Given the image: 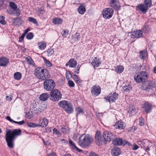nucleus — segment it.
<instances>
[{"label": "nucleus", "mask_w": 156, "mask_h": 156, "mask_svg": "<svg viewBox=\"0 0 156 156\" xmlns=\"http://www.w3.org/2000/svg\"><path fill=\"white\" fill-rule=\"evenodd\" d=\"M110 5L111 7L115 10H118L120 9V6L118 0H111Z\"/></svg>", "instance_id": "9b49d317"}, {"label": "nucleus", "mask_w": 156, "mask_h": 156, "mask_svg": "<svg viewBox=\"0 0 156 156\" xmlns=\"http://www.w3.org/2000/svg\"><path fill=\"white\" fill-rule=\"evenodd\" d=\"M54 133L59 135L61 134L60 132L56 128H54L53 130Z\"/></svg>", "instance_id": "5fc2aeb1"}, {"label": "nucleus", "mask_w": 156, "mask_h": 156, "mask_svg": "<svg viewBox=\"0 0 156 156\" xmlns=\"http://www.w3.org/2000/svg\"><path fill=\"white\" fill-rule=\"evenodd\" d=\"M81 66V65H79L77 66V67L75 69L74 72L76 73L77 74H78L79 73V71L80 69V67Z\"/></svg>", "instance_id": "864d4df0"}, {"label": "nucleus", "mask_w": 156, "mask_h": 156, "mask_svg": "<svg viewBox=\"0 0 156 156\" xmlns=\"http://www.w3.org/2000/svg\"><path fill=\"white\" fill-rule=\"evenodd\" d=\"M58 105L69 113H71L73 111L72 105L68 101H61L58 103Z\"/></svg>", "instance_id": "39448f33"}, {"label": "nucleus", "mask_w": 156, "mask_h": 156, "mask_svg": "<svg viewBox=\"0 0 156 156\" xmlns=\"http://www.w3.org/2000/svg\"><path fill=\"white\" fill-rule=\"evenodd\" d=\"M14 79L16 80H20L22 77L21 74L19 72L15 73L14 74Z\"/></svg>", "instance_id": "473e14b6"}, {"label": "nucleus", "mask_w": 156, "mask_h": 156, "mask_svg": "<svg viewBox=\"0 0 156 156\" xmlns=\"http://www.w3.org/2000/svg\"><path fill=\"white\" fill-rule=\"evenodd\" d=\"M147 53L144 50L140 52L139 56L141 59H143L147 55Z\"/></svg>", "instance_id": "58836bf2"}, {"label": "nucleus", "mask_w": 156, "mask_h": 156, "mask_svg": "<svg viewBox=\"0 0 156 156\" xmlns=\"http://www.w3.org/2000/svg\"><path fill=\"white\" fill-rule=\"evenodd\" d=\"M36 105L35 104H33V108H34V113H37L41 112V109L39 107H37V106H36Z\"/></svg>", "instance_id": "4c0bfd02"}, {"label": "nucleus", "mask_w": 156, "mask_h": 156, "mask_svg": "<svg viewBox=\"0 0 156 156\" xmlns=\"http://www.w3.org/2000/svg\"><path fill=\"white\" fill-rule=\"evenodd\" d=\"M143 108L145 112L147 114L151 112L152 109V105L151 104L146 102L143 105Z\"/></svg>", "instance_id": "f3484780"}, {"label": "nucleus", "mask_w": 156, "mask_h": 156, "mask_svg": "<svg viewBox=\"0 0 156 156\" xmlns=\"http://www.w3.org/2000/svg\"><path fill=\"white\" fill-rule=\"evenodd\" d=\"M34 74L36 77L41 80H47L50 76L48 70L41 67L37 68L34 70Z\"/></svg>", "instance_id": "f03ea898"}, {"label": "nucleus", "mask_w": 156, "mask_h": 156, "mask_svg": "<svg viewBox=\"0 0 156 156\" xmlns=\"http://www.w3.org/2000/svg\"><path fill=\"white\" fill-rule=\"evenodd\" d=\"M9 62V59L5 57H3L0 58V66H5L7 65Z\"/></svg>", "instance_id": "6ab92c4d"}, {"label": "nucleus", "mask_w": 156, "mask_h": 156, "mask_svg": "<svg viewBox=\"0 0 156 156\" xmlns=\"http://www.w3.org/2000/svg\"><path fill=\"white\" fill-rule=\"evenodd\" d=\"M144 4L147 7L149 8L152 5V2L151 0H145Z\"/></svg>", "instance_id": "e433bc0d"}, {"label": "nucleus", "mask_w": 156, "mask_h": 156, "mask_svg": "<svg viewBox=\"0 0 156 156\" xmlns=\"http://www.w3.org/2000/svg\"><path fill=\"white\" fill-rule=\"evenodd\" d=\"M79 139V144L82 147L88 146L93 141V138L88 134L82 135Z\"/></svg>", "instance_id": "7ed1b4c3"}, {"label": "nucleus", "mask_w": 156, "mask_h": 156, "mask_svg": "<svg viewBox=\"0 0 156 156\" xmlns=\"http://www.w3.org/2000/svg\"><path fill=\"white\" fill-rule=\"evenodd\" d=\"M113 13V10L112 8H105L103 11V17L106 19H109L112 16Z\"/></svg>", "instance_id": "1a4fd4ad"}, {"label": "nucleus", "mask_w": 156, "mask_h": 156, "mask_svg": "<svg viewBox=\"0 0 156 156\" xmlns=\"http://www.w3.org/2000/svg\"><path fill=\"white\" fill-rule=\"evenodd\" d=\"M101 88L98 85H95L91 89L92 94L95 96L99 95L101 93Z\"/></svg>", "instance_id": "4468645a"}, {"label": "nucleus", "mask_w": 156, "mask_h": 156, "mask_svg": "<svg viewBox=\"0 0 156 156\" xmlns=\"http://www.w3.org/2000/svg\"><path fill=\"white\" fill-rule=\"evenodd\" d=\"M121 153L120 148L117 147H114L111 151V154L113 156H118Z\"/></svg>", "instance_id": "4be33fe9"}, {"label": "nucleus", "mask_w": 156, "mask_h": 156, "mask_svg": "<svg viewBox=\"0 0 156 156\" xmlns=\"http://www.w3.org/2000/svg\"><path fill=\"white\" fill-rule=\"evenodd\" d=\"M68 84L70 87H74L75 85L73 81L70 80H68Z\"/></svg>", "instance_id": "8fccbe9b"}, {"label": "nucleus", "mask_w": 156, "mask_h": 156, "mask_svg": "<svg viewBox=\"0 0 156 156\" xmlns=\"http://www.w3.org/2000/svg\"><path fill=\"white\" fill-rule=\"evenodd\" d=\"M55 154L54 152H52L50 154H48V156H55Z\"/></svg>", "instance_id": "338daca9"}, {"label": "nucleus", "mask_w": 156, "mask_h": 156, "mask_svg": "<svg viewBox=\"0 0 156 156\" xmlns=\"http://www.w3.org/2000/svg\"><path fill=\"white\" fill-rule=\"evenodd\" d=\"M50 99L52 101H58L62 98L61 92L57 89L51 91L50 94Z\"/></svg>", "instance_id": "423d86ee"}, {"label": "nucleus", "mask_w": 156, "mask_h": 156, "mask_svg": "<svg viewBox=\"0 0 156 156\" xmlns=\"http://www.w3.org/2000/svg\"><path fill=\"white\" fill-rule=\"evenodd\" d=\"M9 5L11 9L7 10V11L9 14L17 16L20 14V11L19 9H17V5L15 3L11 2L9 3Z\"/></svg>", "instance_id": "0eeeda50"}, {"label": "nucleus", "mask_w": 156, "mask_h": 156, "mask_svg": "<svg viewBox=\"0 0 156 156\" xmlns=\"http://www.w3.org/2000/svg\"><path fill=\"white\" fill-rule=\"evenodd\" d=\"M142 31L141 30H139L134 32L132 35L133 37V38H139L142 36Z\"/></svg>", "instance_id": "a878e982"}, {"label": "nucleus", "mask_w": 156, "mask_h": 156, "mask_svg": "<svg viewBox=\"0 0 156 156\" xmlns=\"http://www.w3.org/2000/svg\"><path fill=\"white\" fill-rule=\"evenodd\" d=\"M143 31H144L145 32L146 31H147L148 30V27L147 26L145 25L144 26L143 28Z\"/></svg>", "instance_id": "13d9d810"}, {"label": "nucleus", "mask_w": 156, "mask_h": 156, "mask_svg": "<svg viewBox=\"0 0 156 156\" xmlns=\"http://www.w3.org/2000/svg\"><path fill=\"white\" fill-rule=\"evenodd\" d=\"M42 140L45 144L46 145H50V143L49 141H45L43 139H42Z\"/></svg>", "instance_id": "680f3d73"}, {"label": "nucleus", "mask_w": 156, "mask_h": 156, "mask_svg": "<svg viewBox=\"0 0 156 156\" xmlns=\"http://www.w3.org/2000/svg\"><path fill=\"white\" fill-rule=\"evenodd\" d=\"M61 131L63 133H68L69 130L67 127L63 126L61 128Z\"/></svg>", "instance_id": "79ce46f5"}, {"label": "nucleus", "mask_w": 156, "mask_h": 156, "mask_svg": "<svg viewBox=\"0 0 156 156\" xmlns=\"http://www.w3.org/2000/svg\"><path fill=\"white\" fill-rule=\"evenodd\" d=\"M22 18L20 17H16L13 19V24L15 26H19L21 25L22 23Z\"/></svg>", "instance_id": "393cba45"}, {"label": "nucleus", "mask_w": 156, "mask_h": 156, "mask_svg": "<svg viewBox=\"0 0 156 156\" xmlns=\"http://www.w3.org/2000/svg\"><path fill=\"white\" fill-rule=\"evenodd\" d=\"M122 89L125 92H128L132 90V87L131 85L129 84H128L127 85L124 86L122 87Z\"/></svg>", "instance_id": "f704fd0d"}, {"label": "nucleus", "mask_w": 156, "mask_h": 156, "mask_svg": "<svg viewBox=\"0 0 156 156\" xmlns=\"http://www.w3.org/2000/svg\"><path fill=\"white\" fill-rule=\"evenodd\" d=\"M136 7L144 14L146 12L148 9V8L144 4L137 5Z\"/></svg>", "instance_id": "5701e85b"}, {"label": "nucleus", "mask_w": 156, "mask_h": 156, "mask_svg": "<svg viewBox=\"0 0 156 156\" xmlns=\"http://www.w3.org/2000/svg\"><path fill=\"white\" fill-rule=\"evenodd\" d=\"M66 78L68 80H69L70 78L72 77V74L69 71L66 72Z\"/></svg>", "instance_id": "09e8293b"}, {"label": "nucleus", "mask_w": 156, "mask_h": 156, "mask_svg": "<svg viewBox=\"0 0 156 156\" xmlns=\"http://www.w3.org/2000/svg\"><path fill=\"white\" fill-rule=\"evenodd\" d=\"M112 143L114 145H124L125 144L122 139L120 138H117L113 140Z\"/></svg>", "instance_id": "b1692460"}, {"label": "nucleus", "mask_w": 156, "mask_h": 156, "mask_svg": "<svg viewBox=\"0 0 156 156\" xmlns=\"http://www.w3.org/2000/svg\"><path fill=\"white\" fill-rule=\"evenodd\" d=\"M69 143L70 144V146L72 147V148H73V149H76L77 151H78L79 152H80L82 151V150L79 149L76 146L75 144L71 140H69Z\"/></svg>", "instance_id": "2f4dec72"}, {"label": "nucleus", "mask_w": 156, "mask_h": 156, "mask_svg": "<svg viewBox=\"0 0 156 156\" xmlns=\"http://www.w3.org/2000/svg\"><path fill=\"white\" fill-rule=\"evenodd\" d=\"M139 147L136 144H133L132 147V149L133 150H136L139 148Z\"/></svg>", "instance_id": "6e6d98bb"}, {"label": "nucleus", "mask_w": 156, "mask_h": 156, "mask_svg": "<svg viewBox=\"0 0 156 156\" xmlns=\"http://www.w3.org/2000/svg\"><path fill=\"white\" fill-rule=\"evenodd\" d=\"M138 144L141 145V147H145L148 146H151V142L147 140H144L138 141Z\"/></svg>", "instance_id": "dca6fc26"}, {"label": "nucleus", "mask_w": 156, "mask_h": 156, "mask_svg": "<svg viewBox=\"0 0 156 156\" xmlns=\"http://www.w3.org/2000/svg\"><path fill=\"white\" fill-rule=\"evenodd\" d=\"M21 131L20 129H18L13 130H6L5 138L7 146L9 148H12L14 147V140L16 137L21 134Z\"/></svg>", "instance_id": "f257e3e1"}, {"label": "nucleus", "mask_w": 156, "mask_h": 156, "mask_svg": "<svg viewBox=\"0 0 156 156\" xmlns=\"http://www.w3.org/2000/svg\"><path fill=\"white\" fill-rule=\"evenodd\" d=\"M69 31L68 30H63L62 32L61 33L62 34V36H64V37L66 36L67 34H68Z\"/></svg>", "instance_id": "3c124183"}, {"label": "nucleus", "mask_w": 156, "mask_h": 156, "mask_svg": "<svg viewBox=\"0 0 156 156\" xmlns=\"http://www.w3.org/2000/svg\"><path fill=\"white\" fill-rule=\"evenodd\" d=\"M145 83V84L144 83L142 86V89L144 90H147L154 87V83L152 81H147Z\"/></svg>", "instance_id": "f8f14e48"}, {"label": "nucleus", "mask_w": 156, "mask_h": 156, "mask_svg": "<svg viewBox=\"0 0 156 156\" xmlns=\"http://www.w3.org/2000/svg\"><path fill=\"white\" fill-rule=\"evenodd\" d=\"M49 95L47 93H44L41 94L40 96V99L43 101H46L49 97Z\"/></svg>", "instance_id": "cd10ccee"}, {"label": "nucleus", "mask_w": 156, "mask_h": 156, "mask_svg": "<svg viewBox=\"0 0 156 156\" xmlns=\"http://www.w3.org/2000/svg\"><path fill=\"white\" fill-rule=\"evenodd\" d=\"M44 63L47 66L50 67L51 66V64L48 60L46 59L45 58H43Z\"/></svg>", "instance_id": "a18cd8bd"}, {"label": "nucleus", "mask_w": 156, "mask_h": 156, "mask_svg": "<svg viewBox=\"0 0 156 156\" xmlns=\"http://www.w3.org/2000/svg\"><path fill=\"white\" fill-rule=\"evenodd\" d=\"M28 126L31 127H35L38 126V125L32 122H29L27 123Z\"/></svg>", "instance_id": "c03bdc74"}, {"label": "nucleus", "mask_w": 156, "mask_h": 156, "mask_svg": "<svg viewBox=\"0 0 156 156\" xmlns=\"http://www.w3.org/2000/svg\"><path fill=\"white\" fill-rule=\"evenodd\" d=\"M55 84L54 81L51 79L45 80L44 82V89L48 91H51L55 86Z\"/></svg>", "instance_id": "6e6552de"}, {"label": "nucleus", "mask_w": 156, "mask_h": 156, "mask_svg": "<svg viewBox=\"0 0 156 156\" xmlns=\"http://www.w3.org/2000/svg\"><path fill=\"white\" fill-rule=\"evenodd\" d=\"M74 38H75L77 40H79L80 38V35L79 33H76L75 35L73 36Z\"/></svg>", "instance_id": "603ef678"}, {"label": "nucleus", "mask_w": 156, "mask_h": 156, "mask_svg": "<svg viewBox=\"0 0 156 156\" xmlns=\"http://www.w3.org/2000/svg\"><path fill=\"white\" fill-rule=\"evenodd\" d=\"M38 47L41 50L44 49L46 47V44L45 42L42 41L38 43Z\"/></svg>", "instance_id": "7c9ffc66"}, {"label": "nucleus", "mask_w": 156, "mask_h": 156, "mask_svg": "<svg viewBox=\"0 0 156 156\" xmlns=\"http://www.w3.org/2000/svg\"><path fill=\"white\" fill-rule=\"evenodd\" d=\"M95 138L97 144L100 146L102 142L103 138L101 136V133L100 131H97L96 132Z\"/></svg>", "instance_id": "2eb2a0df"}, {"label": "nucleus", "mask_w": 156, "mask_h": 156, "mask_svg": "<svg viewBox=\"0 0 156 156\" xmlns=\"http://www.w3.org/2000/svg\"><path fill=\"white\" fill-rule=\"evenodd\" d=\"M69 67L71 68L75 67L77 64L76 60L73 58L71 59L69 61Z\"/></svg>", "instance_id": "c85d7f7f"}, {"label": "nucleus", "mask_w": 156, "mask_h": 156, "mask_svg": "<svg viewBox=\"0 0 156 156\" xmlns=\"http://www.w3.org/2000/svg\"><path fill=\"white\" fill-rule=\"evenodd\" d=\"M148 74L147 72L141 71L135 75L134 79L137 83H144L148 79Z\"/></svg>", "instance_id": "20e7f679"}, {"label": "nucleus", "mask_w": 156, "mask_h": 156, "mask_svg": "<svg viewBox=\"0 0 156 156\" xmlns=\"http://www.w3.org/2000/svg\"><path fill=\"white\" fill-rule=\"evenodd\" d=\"M76 115L78 116L79 114H83V109L79 107L77 108L76 109Z\"/></svg>", "instance_id": "ea45409f"}, {"label": "nucleus", "mask_w": 156, "mask_h": 156, "mask_svg": "<svg viewBox=\"0 0 156 156\" xmlns=\"http://www.w3.org/2000/svg\"><path fill=\"white\" fill-rule=\"evenodd\" d=\"M90 156H98V155L94 152H92L90 153Z\"/></svg>", "instance_id": "bf43d9fd"}, {"label": "nucleus", "mask_w": 156, "mask_h": 156, "mask_svg": "<svg viewBox=\"0 0 156 156\" xmlns=\"http://www.w3.org/2000/svg\"><path fill=\"white\" fill-rule=\"evenodd\" d=\"M26 59H27V63L33 66L35 65L34 62L30 57H27L26 58Z\"/></svg>", "instance_id": "a19ab883"}, {"label": "nucleus", "mask_w": 156, "mask_h": 156, "mask_svg": "<svg viewBox=\"0 0 156 156\" xmlns=\"http://www.w3.org/2000/svg\"><path fill=\"white\" fill-rule=\"evenodd\" d=\"M48 123V120L45 118H44L42 119H40L39 122V124H38V126L45 127L47 126Z\"/></svg>", "instance_id": "aec40b11"}, {"label": "nucleus", "mask_w": 156, "mask_h": 156, "mask_svg": "<svg viewBox=\"0 0 156 156\" xmlns=\"http://www.w3.org/2000/svg\"><path fill=\"white\" fill-rule=\"evenodd\" d=\"M136 110L133 106H132L129 107L128 113H129L130 116H132L135 115L136 113Z\"/></svg>", "instance_id": "bb28decb"}, {"label": "nucleus", "mask_w": 156, "mask_h": 156, "mask_svg": "<svg viewBox=\"0 0 156 156\" xmlns=\"http://www.w3.org/2000/svg\"><path fill=\"white\" fill-rule=\"evenodd\" d=\"M25 35L24 34H22V35L20 37L19 41L20 42H22L23 41Z\"/></svg>", "instance_id": "4d7b16f0"}, {"label": "nucleus", "mask_w": 156, "mask_h": 156, "mask_svg": "<svg viewBox=\"0 0 156 156\" xmlns=\"http://www.w3.org/2000/svg\"><path fill=\"white\" fill-rule=\"evenodd\" d=\"M53 22L55 24H60L62 23V20L59 18H55L53 19Z\"/></svg>", "instance_id": "c756f323"}, {"label": "nucleus", "mask_w": 156, "mask_h": 156, "mask_svg": "<svg viewBox=\"0 0 156 156\" xmlns=\"http://www.w3.org/2000/svg\"><path fill=\"white\" fill-rule=\"evenodd\" d=\"M118 94L114 93L112 94L111 93L106 98H105L106 100H108V102H115L118 98Z\"/></svg>", "instance_id": "9d476101"}, {"label": "nucleus", "mask_w": 156, "mask_h": 156, "mask_svg": "<svg viewBox=\"0 0 156 156\" xmlns=\"http://www.w3.org/2000/svg\"><path fill=\"white\" fill-rule=\"evenodd\" d=\"M30 30V29L29 28H27V29L25 31L24 33L23 34H24L25 36L26 35V34L27 33V32L29 31Z\"/></svg>", "instance_id": "e2e57ef3"}, {"label": "nucleus", "mask_w": 156, "mask_h": 156, "mask_svg": "<svg viewBox=\"0 0 156 156\" xmlns=\"http://www.w3.org/2000/svg\"><path fill=\"white\" fill-rule=\"evenodd\" d=\"M74 79L76 82L78 79H79L80 78L77 76L75 75H74Z\"/></svg>", "instance_id": "69168bd1"}, {"label": "nucleus", "mask_w": 156, "mask_h": 156, "mask_svg": "<svg viewBox=\"0 0 156 156\" xmlns=\"http://www.w3.org/2000/svg\"><path fill=\"white\" fill-rule=\"evenodd\" d=\"M91 64L95 68L101 65V63L100 60L99 58L95 57L93 60Z\"/></svg>", "instance_id": "412c9836"}, {"label": "nucleus", "mask_w": 156, "mask_h": 156, "mask_svg": "<svg viewBox=\"0 0 156 156\" xmlns=\"http://www.w3.org/2000/svg\"><path fill=\"white\" fill-rule=\"evenodd\" d=\"M6 119L10 121V122H12V120L11 118L9 116H7L6 118Z\"/></svg>", "instance_id": "774afa93"}, {"label": "nucleus", "mask_w": 156, "mask_h": 156, "mask_svg": "<svg viewBox=\"0 0 156 156\" xmlns=\"http://www.w3.org/2000/svg\"><path fill=\"white\" fill-rule=\"evenodd\" d=\"M139 124L140 126H143L144 124V121L143 119H140L139 120Z\"/></svg>", "instance_id": "052dcab7"}, {"label": "nucleus", "mask_w": 156, "mask_h": 156, "mask_svg": "<svg viewBox=\"0 0 156 156\" xmlns=\"http://www.w3.org/2000/svg\"><path fill=\"white\" fill-rule=\"evenodd\" d=\"M24 123V121L22 120L21 121L18 122L17 124L19 125H22Z\"/></svg>", "instance_id": "0e129e2a"}, {"label": "nucleus", "mask_w": 156, "mask_h": 156, "mask_svg": "<svg viewBox=\"0 0 156 156\" xmlns=\"http://www.w3.org/2000/svg\"><path fill=\"white\" fill-rule=\"evenodd\" d=\"M34 37V34L30 32L27 35L26 37V38L29 40L32 39Z\"/></svg>", "instance_id": "49530a36"}, {"label": "nucleus", "mask_w": 156, "mask_h": 156, "mask_svg": "<svg viewBox=\"0 0 156 156\" xmlns=\"http://www.w3.org/2000/svg\"><path fill=\"white\" fill-rule=\"evenodd\" d=\"M54 51L53 49L50 48L48 49L47 51V52L48 54V56L51 55L54 53Z\"/></svg>", "instance_id": "de8ad7c7"}, {"label": "nucleus", "mask_w": 156, "mask_h": 156, "mask_svg": "<svg viewBox=\"0 0 156 156\" xmlns=\"http://www.w3.org/2000/svg\"><path fill=\"white\" fill-rule=\"evenodd\" d=\"M103 136L106 141H110L113 139L112 134L109 131H105L103 133Z\"/></svg>", "instance_id": "ddd939ff"}, {"label": "nucleus", "mask_w": 156, "mask_h": 156, "mask_svg": "<svg viewBox=\"0 0 156 156\" xmlns=\"http://www.w3.org/2000/svg\"><path fill=\"white\" fill-rule=\"evenodd\" d=\"M123 66H117L116 68L115 71L117 73H120L123 71Z\"/></svg>", "instance_id": "c9c22d12"}, {"label": "nucleus", "mask_w": 156, "mask_h": 156, "mask_svg": "<svg viewBox=\"0 0 156 156\" xmlns=\"http://www.w3.org/2000/svg\"><path fill=\"white\" fill-rule=\"evenodd\" d=\"M28 20L34 24H37V20L35 18L32 17H29Z\"/></svg>", "instance_id": "37998d69"}, {"label": "nucleus", "mask_w": 156, "mask_h": 156, "mask_svg": "<svg viewBox=\"0 0 156 156\" xmlns=\"http://www.w3.org/2000/svg\"><path fill=\"white\" fill-rule=\"evenodd\" d=\"M85 7L83 6H80L78 8V12L80 14H83L85 12Z\"/></svg>", "instance_id": "72a5a7b5"}, {"label": "nucleus", "mask_w": 156, "mask_h": 156, "mask_svg": "<svg viewBox=\"0 0 156 156\" xmlns=\"http://www.w3.org/2000/svg\"><path fill=\"white\" fill-rule=\"evenodd\" d=\"M126 126V124L121 121H118L116 122L114 126L116 129H124Z\"/></svg>", "instance_id": "a211bd4d"}]
</instances>
